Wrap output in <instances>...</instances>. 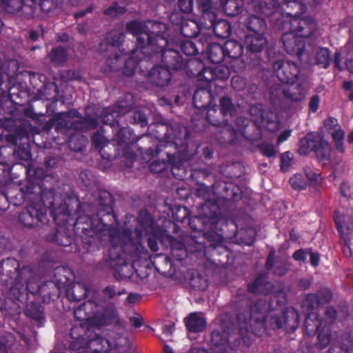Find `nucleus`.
Returning a JSON list of instances; mask_svg holds the SVG:
<instances>
[{
	"label": "nucleus",
	"instance_id": "obj_56",
	"mask_svg": "<svg viewBox=\"0 0 353 353\" xmlns=\"http://www.w3.org/2000/svg\"><path fill=\"white\" fill-rule=\"evenodd\" d=\"M172 213L175 225H176V223H183L186 219L188 220L190 218V210L186 207L179 205H175L172 207Z\"/></svg>",
	"mask_w": 353,
	"mask_h": 353
},
{
	"label": "nucleus",
	"instance_id": "obj_51",
	"mask_svg": "<svg viewBox=\"0 0 353 353\" xmlns=\"http://www.w3.org/2000/svg\"><path fill=\"white\" fill-rule=\"evenodd\" d=\"M68 50L63 46L53 48L48 53V57L51 62L55 65H61L68 59Z\"/></svg>",
	"mask_w": 353,
	"mask_h": 353
},
{
	"label": "nucleus",
	"instance_id": "obj_44",
	"mask_svg": "<svg viewBox=\"0 0 353 353\" xmlns=\"http://www.w3.org/2000/svg\"><path fill=\"white\" fill-rule=\"evenodd\" d=\"M194 63H196L200 68L196 74L197 77L199 78L198 83H202L201 85L203 86H208V88H212V85L214 84V82H215L214 78H209L210 77V74L208 72V70H213V68L204 67L203 62L200 59L191 60L189 62L190 65H193Z\"/></svg>",
	"mask_w": 353,
	"mask_h": 353
},
{
	"label": "nucleus",
	"instance_id": "obj_26",
	"mask_svg": "<svg viewBox=\"0 0 353 353\" xmlns=\"http://www.w3.org/2000/svg\"><path fill=\"white\" fill-rule=\"evenodd\" d=\"M274 289L272 282L269 280L267 274L260 272L248 284V290L253 294L268 295Z\"/></svg>",
	"mask_w": 353,
	"mask_h": 353
},
{
	"label": "nucleus",
	"instance_id": "obj_24",
	"mask_svg": "<svg viewBox=\"0 0 353 353\" xmlns=\"http://www.w3.org/2000/svg\"><path fill=\"white\" fill-rule=\"evenodd\" d=\"M132 98L131 94H125L123 99L117 102L118 110H116V111H118L120 115L127 113V119L130 123L145 127L148 125V117L142 110H132L134 105Z\"/></svg>",
	"mask_w": 353,
	"mask_h": 353
},
{
	"label": "nucleus",
	"instance_id": "obj_58",
	"mask_svg": "<svg viewBox=\"0 0 353 353\" xmlns=\"http://www.w3.org/2000/svg\"><path fill=\"white\" fill-rule=\"evenodd\" d=\"M208 72L210 74V77L209 78H214V81H223L227 80L230 75L229 68L223 65L213 67V70H208Z\"/></svg>",
	"mask_w": 353,
	"mask_h": 353
},
{
	"label": "nucleus",
	"instance_id": "obj_22",
	"mask_svg": "<svg viewBox=\"0 0 353 353\" xmlns=\"http://www.w3.org/2000/svg\"><path fill=\"white\" fill-rule=\"evenodd\" d=\"M332 290L327 287H321L315 293L306 294L302 301V308L307 312H314L320 307L329 304L333 299Z\"/></svg>",
	"mask_w": 353,
	"mask_h": 353
},
{
	"label": "nucleus",
	"instance_id": "obj_10",
	"mask_svg": "<svg viewBox=\"0 0 353 353\" xmlns=\"http://www.w3.org/2000/svg\"><path fill=\"white\" fill-rule=\"evenodd\" d=\"M154 219L152 215L147 211H142L138 216L139 225L132 232L130 228H121L120 230H129L130 231V239L125 240V244L122 245L121 256L126 261L127 256L137 255L141 253L143 248L141 241L143 234H148L154 229Z\"/></svg>",
	"mask_w": 353,
	"mask_h": 353
},
{
	"label": "nucleus",
	"instance_id": "obj_12",
	"mask_svg": "<svg viewBox=\"0 0 353 353\" xmlns=\"http://www.w3.org/2000/svg\"><path fill=\"white\" fill-rule=\"evenodd\" d=\"M152 137L148 135H145L138 139V137L133 133V130L129 127L120 128L114 137L113 141L119 147L123 146L121 152V154L127 159H134L136 158V153L134 148H137L139 150V143L138 141H144L148 142H152Z\"/></svg>",
	"mask_w": 353,
	"mask_h": 353
},
{
	"label": "nucleus",
	"instance_id": "obj_41",
	"mask_svg": "<svg viewBox=\"0 0 353 353\" xmlns=\"http://www.w3.org/2000/svg\"><path fill=\"white\" fill-rule=\"evenodd\" d=\"M92 144L96 149L99 150L101 157L108 160H111L116 157V154H111L106 152L109 147V143H106V139L99 131L94 132L91 138Z\"/></svg>",
	"mask_w": 353,
	"mask_h": 353
},
{
	"label": "nucleus",
	"instance_id": "obj_29",
	"mask_svg": "<svg viewBox=\"0 0 353 353\" xmlns=\"http://www.w3.org/2000/svg\"><path fill=\"white\" fill-rule=\"evenodd\" d=\"M91 342L89 347L90 353H123V347L121 345L115 343L114 345L110 340L102 336L95 337Z\"/></svg>",
	"mask_w": 353,
	"mask_h": 353
},
{
	"label": "nucleus",
	"instance_id": "obj_14",
	"mask_svg": "<svg viewBox=\"0 0 353 353\" xmlns=\"http://www.w3.org/2000/svg\"><path fill=\"white\" fill-rule=\"evenodd\" d=\"M288 85L275 83L270 86L268 92L272 103L276 104L282 100L299 102L304 99L305 92L301 83L297 84L294 88L290 87Z\"/></svg>",
	"mask_w": 353,
	"mask_h": 353
},
{
	"label": "nucleus",
	"instance_id": "obj_38",
	"mask_svg": "<svg viewBox=\"0 0 353 353\" xmlns=\"http://www.w3.org/2000/svg\"><path fill=\"white\" fill-rule=\"evenodd\" d=\"M184 323L188 331L192 333L201 332L207 325L205 318L197 312L190 313L184 319Z\"/></svg>",
	"mask_w": 353,
	"mask_h": 353
},
{
	"label": "nucleus",
	"instance_id": "obj_53",
	"mask_svg": "<svg viewBox=\"0 0 353 353\" xmlns=\"http://www.w3.org/2000/svg\"><path fill=\"white\" fill-rule=\"evenodd\" d=\"M87 288L81 283L74 285L66 291V296L70 301H79L87 296Z\"/></svg>",
	"mask_w": 353,
	"mask_h": 353
},
{
	"label": "nucleus",
	"instance_id": "obj_7",
	"mask_svg": "<svg viewBox=\"0 0 353 353\" xmlns=\"http://www.w3.org/2000/svg\"><path fill=\"white\" fill-rule=\"evenodd\" d=\"M128 32L132 34L137 39V43L130 50L131 55H134L137 50L142 54H149L167 44L165 34L162 32L166 30V26L158 21H148L145 23L137 20L130 21L126 23Z\"/></svg>",
	"mask_w": 353,
	"mask_h": 353
},
{
	"label": "nucleus",
	"instance_id": "obj_52",
	"mask_svg": "<svg viewBox=\"0 0 353 353\" xmlns=\"http://www.w3.org/2000/svg\"><path fill=\"white\" fill-rule=\"evenodd\" d=\"M219 111L228 118L236 114V110L232 99L228 96L221 97L219 99Z\"/></svg>",
	"mask_w": 353,
	"mask_h": 353
},
{
	"label": "nucleus",
	"instance_id": "obj_57",
	"mask_svg": "<svg viewBox=\"0 0 353 353\" xmlns=\"http://www.w3.org/2000/svg\"><path fill=\"white\" fill-rule=\"evenodd\" d=\"M178 45L183 53L187 56H194L199 53V49L195 42L190 38L179 40Z\"/></svg>",
	"mask_w": 353,
	"mask_h": 353
},
{
	"label": "nucleus",
	"instance_id": "obj_39",
	"mask_svg": "<svg viewBox=\"0 0 353 353\" xmlns=\"http://www.w3.org/2000/svg\"><path fill=\"white\" fill-rule=\"evenodd\" d=\"M323 320L318 318L317 314L308 312L304 321V330L308 336H314L323 326Z\"/></svg>",
	"mask_w": 353,
	"mask_h": 353
},
{
	"label": "nucleus",
	"instance_id": "obj_60",
	"mask_svg": "<svg viewBox=\"0 0 353 353\" xmlns=\"http://www.w3.org/2000/svg\"><path fill=\"white\" fill-rule=\"evenodd\" d=\"M330 51L327 48H320L316 54V62L317 65L326 69L330 65Z\"/></svg>",
	"mask_w": 353,
	"mask_h": 353
},
{
	"label": "nucleus",
	"instance_id": "obj_36",
	"mask_svg": "<svg viewBox=\"0 0 353 353\" xmlns=\"http://www.w3.org/2000/svg\"><path fill=\"white\" fill-rule=\"evenodd\" d=\"M320 136L321 135L314 132L307 133L299 141L298 148L299 154L300 155L307 156L311 152H314Z\"/></svg>",
	"mask_w": 353,
	"mask_h": 353
},
{
	"label": "nucleus",
	"instance_id": "obj_46",
	"mask_svg": "<svg viewBox=\"0 0 353 353\" xmlns=\"http://www.w3.org/2000/svg\"><path fill=\"white\" fill-rule=\"evenodd\" d=\"M170 254L176 261H182L188 256V251L185 244L177 241L174 237L170 236Z\"/></svg>",
	"mask_w": 353,
	"mask_h": 353
},
{
	"label": "nucleus",
	"instance_id": "obj_50",
	"mask_svg": "<svg viewBox=\"0 0 353 353\" xmlns=\"http://www.w3.org/2000/svg\"><path fill=\"white\" fill-rule=\"evenodd\" d=\"M244 3L241 0H225L223 3V9L229 17H236L243 10Z\"/></svg>",
	"mask_w": 353,
	"mask_h": 353
},
{
	"label": "nucleus",
	"instance_id": "obj_42",
	"mask_svg": "<svg viewBox=\"0 0 353 353\" xmlns=\"http://www.w3.org/2000/svg\"><path fill=\"white\" fill-rule=\"evenodd\" d=\"M206 54L212 63H221L225 59L223 45L217 43H209L206 49Z\"/></svg>",
	"mask_w": 353,
	"mask_h": 353
},
{
	"label": "nucleus",
	"instance_id": "obj_5",
	"mask_svg": "<svg viewBox=\"0 0 353 353\" xmlns=\"http://www.w3.org/2000/svg\"><path fill=\"white\" fill-rule=\"evenodd\" d=\"M275 26L279 30H286L281 36L284 50L289 54L296 56L300 61H302L305 48L303 39L310 37L315 32L316 30L315 21L312 18L294 19L282 23L281 19H279Z\"/></svg>",
	"mask_w": 353,
	"mask_h": 353
},
{
	"label": "nucleus",
	"instance_id": "obj_23",
	"mask_svg": "<svg viewBox=\"0 0 353 353\" xmlns=\"http://www.w3.org/2000/svg\"><path fill=\"white\" fill-rule=\"evenodd\" d=\"M217 225L218 223H214V227L208 228L198 236L192 235V241L196 245L195 251L205 252L208 248L215 249L223 241V235L216 230Z\"/></svg>",
	"mask_w": 353,
	"mask_h": 353
},
{
	"label": "nucleus",
	"instance_id": "obj_1",
	"mask_svg": "<svg viewBox=\"0 0 353 353\" xmlns=\"http://www.w3.org/2000/svg\"><path fill=\"white\" fill-rule=\"evenodd\" d=\"M101 217L96 214H82L72 224L76 236V243L79 250L88 253L99 250L105 236H108L110 247L108 251L106 265L114 271L116 279L130 276V265L121 256L122 245L125 240H129V230H119L111 225H104L100 221Z\"/></svg>",
	"mask_w": 353,
	"mask_h": 353
},
{
	"label": "nucleus",
	"instance_id": "obj_54",
	"mask_svg": "<svg viewBox=\"0 0 353 353\" xmlns=\"http://www.w3.org/2000/svg\"><path fill=\"white\" fill-rule=\"evenodd\" d=\"M119 112L112 108H106L103 110L102 114V122L105 125H109L110 127L119 125L120 117Z\"/></svg>",
	"mask_w": 353,
	"mask_h": 353
},
{
	"label": "nucleus",
	"instance_id": "obj_15",
	"mask_svg": "<svg viewBox=\"0 0 353 353\" xmlns=\"http://www.w3.org/2000/svg\"><path fill=\"white\" fill-rule=\"evenodd\" d=\"M206 120L209 124L216 128L215 132L216 139L219 140L223 139L225 141H230L234 133V128L229 124L228 119L225 118L219 110V106L214 104L205 109Z\"/></svg>",
	"mask_w": 353,
	"mask_h": 353
},
{
	"label": "nucleus",
	"instance_id": "obj_2",
	"mask_svg": "<svg viewBox=\"0 0 353 353\" xmlns=\"http://www.w3.org/2000/svg\"><path fill=\"white\" fill-rule=\"evenodd\" d=\"M165 128L166 132L164 137L152 143V146H155L154 149L152 146L144 148L139 145V150L143 155L152 159L159 155L163 149L173 148L175 150L173 154L170 150H166L165 153L167 159L154 160L150 164L149 170L152 173L159 174L167 170L168 166H171V172L173 176L176 179H183V163L194 159L199 147L194 145L190 146L188 143L190 134L186 128L167 125Z\"/></svg>",
	"mask_w": 353,
	"mask_h": 353
},
{
	"label": "nucleus",
	"instance_id": "obj_30",
	"mask_svg": "<svg viewBox=\"0 0 353 353\" xmlns=\"http://www.w3.org/2000/svg\"><path fill=\"white\" fill-rule=\"evenodd\" d=\"M203 28L205 30H212L214 35L217 38L228 39L232 32V28L229 21L225 19H217V16L214 19H210L204 22L202 25Z\"/></svg>",
	"mask_w": 353,
	"mask_h": 353
},
{
	"label": "nucleus",
	"instance_id": "obj_61",
	"mask_svg": "<svg viewBox=\"0 0 353 353\" xmlns=\"http://www.w3.org/2000/svg\"><path fill=\"white\" fill-rule=\"evenodd\" d=\"M123 54L120 55L118 53H114L112 56H109L105 60L106 65L110 70L118 72L121 70L123 62L124 61Z\"/></svg>",
	"mask_w": 353,
	"mask_h": 353
},
{
	"label": "nucleus",
	"instance_id": "obj_64",
	"mask_svg": "<svg viewBox=\"0 0 353 353\" xmlns=\"http://www.w3.org/2000/svg\"><path fill=\"white\" fill-rule=\"evenodd\" d=\"M190 284L193 289L199 291H205L208 285L207 279L199 273L192 275Z\"/></svg>",
	"mask_w": 353,
	"mask_h": 353
},
{
	"label": "nucleus",
	"instance_id": "obj_40",
	"mask_svg": "<svg viewBox=\"0 0 353 353\" xmlns=\"http://www.w3.org/2000/svg\"><path fill=\"white\" fill-rule=\"evenodd\" d=\"M198 9L201 15L199 19L201 25L210 19H214L216 17V9L213 6L212 0H196Z\"/></svg>",
	"mask_w": 353,
	"mask_h": 353
},
{
	"label": "nucleus",
	"instance_id": "obj_35",
	"mask_svg": "<svg viewBox=\"0 0 353 353\" xmlns=\"http://www.w3.org/2000/svg\"><path fill=\"white\" fill-rule=\"evenodd\" d=\"M61 0H22L23 5L31 8L32 13L40 10L48 13L54 10Z\"/></svg>",
	"mask_w": 353,
	"mask_h": 353
},
{
	"label": "nucleus",
	"instance_id": "obj_49",
	"mask_svg": "<svg viewBox=\"0 0 353 353\" xmlns=\"http://www.w3.org/2000/svg\"><path fill=\"white\" fill-rule=\"evenodd\" d=\"M314 152L319 161H327L330 159L331 146L328 141L325 140L322 136H320Z\"/></svg>",
	"mask_w": 353,
	"mask_h": 353
},
{
	"label": "nucleus",
	"instance_id": "obj_33",
	"mask_svg": "<svg viewBox=\"0 0 353 353\" xmlns=\"http://www.w3.org/2000/svg\"><path fill=\"white\" fill-rule=\"evenodd\" d=\"M23 117L18 119L21 125L17 128L16 132L21 137H27L32 127L30 121L27 119L39 121L40 115L34 112L32 106L25 108L23 110Z\"/></svg>",
	"mask_w": 353,
	"mask_h": 353
},
{
	"label": "nucleus",
	"instance_id": "obj_63",
	"mask_svg": "<svg viewBox=\"0 0 353 353\" xmlns=\"http://www.w3.org/2000/svg\"><path fill=\"white\" fill-rule=\"evenodd\" d=\"M224 334L221 333L219 331L214 330L211 333V341L215 346L225 345L229 342L228 336L231 334V331L227 332L224 330Z\"/></svg>",
	"mask_w": 353,
	"mask_h": 353
},
{
	"label": "nucleus",
	"instance_id": "obj_25",
	"mask_svg": "<svg viewBox=\"0 0 353 353\" xmlns=\"http://www.w3.org/2000/svg\"><path fill=\"white\" fill-rule=\"evenodd\" d=\"M70 221H72L71 215L68 221H64L63 217H60V223L56 224L59 228L54 232L48 234L46 236L47 241L63 247L70 245L73 239L66 230V229L68 230V225H72V223H70Z\"/></svg>",
	"mask_w": 353,
	"mask_h": 353
},
{
	"label": "nucleus",
	"instance_id": "obj_18",
	"mask_svg": "<svg viewBox=\"0 0 353 353\" xmlns=\"http://www.w3.org/2000/svg\"><path fill=\"white\" fill-rule=\"evenodd\" d=\"M109 325H112L116 328H121L123 326V322L113 303L106 304L100 310L98 307L92 317V328L93 331L94 327L101 328Z\"/></svg>",
	"mask_w": 353,
	"mask_h": 353
},
{
	"label": "nucleus",
	"instance_id": "obj_62",
	"mask_svg": "<svg viewBox=\"0 0 353 353\" xmlns=\"http://www.w3.org/2000/svg\"><path fill=\"white\" fill-rule=\"evenodd\" d=\"M330 134L333 139L335 148L337 150L338 152H343L344 150H345V148H344L345 132H344V131L341 128V127H339L334 131L330 132Z\"/></svg>",
	"mask_w": 353,
	"mask_h": 353
},
{
	"label": "nucleus",
	"instance_id": "obj_48",
	"mask_svg": "<svg viewBox=\"0 0 353 353\" xmlns=\"http://www.w3.org/2000/svg\"><path fill=\"white\" fill-rule=\"evenodd\" d=\"M24 314L27 317L39 323H41L45 319L43 308L40 303L34 301L26 304Z\"/></svg>",
	"mask_w": 353,
	"mask_h": 353
},
{
	"label": "nucleus",
	"instance_id": "obj_34",
	"mask_svg": "<svg viewBox=\"0 0 353 353\" xmlns=\"http://www.w3.org/2000/svg\"><path fill=\"white\" fill-rule=\"evenodd\" d=\"M244 34H265L268 26L265 20L256 15H250L245 21Z\"/></svg>",
	"mask_w": 353,
	"mask_h": 353
},
{
	"label": "nucleus",
	"instance_id": "obj_59",
	"mask_svg": "<svg viewBox=\"0 0 353 353\" xmlns=\"http://www.w3.org/2000/svg\"><path fill=\"white\" fill-rule=\"evenodd\" d=\"M68 112H59L54 115V130L58 133L65 134L70 130V122L63 119V116Z\"/></svg>",
	"mask_w": 353,
	"mask_h": 353
},
{
	"label": "nucleus",
	"instance_id": "obj_21",
	"mask_svg": "<svg viewBox=\"0 0 353 353\" xmlns=\"http://www.w3.org/2000/svg\"><path fill=\"white\" fill-rule=\"evenodd\" d=\"M278 79L285 84H293L298 79L301 70L298 63L289 60L279 59L272 65Z\"/></svg>",
	"mask_w": 353,
	"mask_h": 353
},
{
	"label": "nucleus",
	"instance_id": "obj_27",
	"mask_svg": "<svg viewBox=\"0 0 353 353\" xmlns=\"http://www.w3.org/2000/svg\"><path fill=\"white\" fill-rule=\"evenodd\" d=\"M147 78L152 84L163 88L170 84L172 74L170 70L165 66L157 65L148 71Z\"/></svg>",
	"mask_w": 353,
	"mask_h": 353
},
{
	"label": "nucleus",
	"instance_id": "obj_55",
	"mask_svg": "<svg viewBox=\"0 0 353 353\" xmlns=\"http://www.w3.org/2000/svg\"><path fill=\"white\" fill-rule=\"evenodd\" d=\"M318 342L316 345L320 349L326 347L331 341L332 331L330 326L323 325V327L316 332Z\"/></svg>",
	"mask_w": 353,
	"mask_h": 353
},
{
	"label": "nucleus",
	"instance_id": "obj_6",
	"mask_svg": "<svg viewBox=\"0 0 353 353\" xmlns=\"http://www.w3.org/2000/svg\"><path fill=\"white\" fill-rule=\"evenodd\" d=\"M97 307L98 304L95 301L88 300L74 308V316L80 323L70 330V336L72 339L70 343L71 350L77 353H90V341L97 336H101L92 328V317Z\"/></svg>",
	"mask_w": 353,
	"mask_h": 353
},
{
	"label": "nucleus",
	"instance_id": "obj_3",
	"mask_svg": "<svg viewBox=\"0 0 353 353\" xmlns=\"http://www.w3.org/2000/svg\"><path fill=\"white\" fill-rule=\"evenodd\" d=\"M248 310L236 314L238 333L243 343L250 345L252 334L260 336L267 330L283 328L282 313L267 314V303L260 299L250 302Z\"/></svg>",
	"mask_w": 353,
	"mask_h": 353
},
{
	"label": "nucleus",
	"instance_id": "obj_17",
	"mask_svg": "<svg viewBox=\"0 0 353 353\" xmlns=\"http://www.w3.org/2000/svg\"><path fill=\"white\" fill-rule=\"evenodd\" d=\"M278 3L279 8L272 15L276 17L275 25L279 19H281L282 23L294 19H305V18H300L299 16L305 13L307 8L306 4L302 3L301 0H281L280 1L278 0Z\"/></svg>",
	"mask_w": 353,
	"mask_h": 353
},
{
	"label": "nucleus",
	"instance_id": "obj_31",
	"mask_svg": "<svg viewBox=\"0 0 353 353\" xmlns=\"http://www.w3.org/2000/svg\"><path fill=\"white\" fill-rule=\"evenodd\" d=\"M278 6V0H252L248 7L250 11L269 17L276 12Z\"/></svg>",
	"mask_w": 353,
	"mask_h": 353
},
{
	"label": "nucleus",
	"instance_id": "obj_8",
	"mask_svg": "<svg viewBox=\"0 0 353 353\" xmlns=\"http://www.w3.org/2000/svg\"><path fill=\"white\" fill-rule=\"evenodd\" d=\"M41 193V201L38 203L46 208L47 211L51 210V215L56 224H59L60 217L68 221L72 213L70 202L72 198L68 193L62 194V189L59 188H47L42 183L39 187Z\"/></svg>",
	"mask_w": 353,
	"mask_h": 353
},
{
	"label": "nucleus",
	"instance_id": "obj_37",
	"mask_svg": "<svg viewBox=\"0 0 353 353\" xmlns=\"http://www.w3.org/2000/svg\"><path fill=\"white\" fill-rule=\"evenodd\" d=\"M282 321L283 322V328L288 332H294L300 323V316L299 312L293 307H287L282 312Z\"/></svg>",
	"mask_w": 353,
	"mask_h": 353
},
{
	"label": "nucleus",
	"instance_id": "obj_20",
	"mask_svg": "<svg viewBox=\"0 0 353 353\" xmlns=\"http://www.w3.org/2000/svg\"><path fill=\"white\" fill-rule=\"evenodd\" d=\"M243 43L247 54L251 59H254L253 65H261V52L268 45V39L265 34H244Z\"/></svg>",
	"mask_w": 353,
	"mask_h": 353
},
{
	"label": "nucleus",
	"instance_id": "obj_43",
	"mask_svg": "<svg viewBox=\"0 0 353 353\" xmlns=\"http://www.w3.org/2000/svg\"><path fill=\"white\" fill-rule=\"evenodd\" d=\"M203 26L194 20L188 19L181 22L180 30L185 38H194L199 35Z\"/></svg>",
	"mask_w": 353,
	"mask_h": 353
},
{
	"label": "nucleus",
	"instance_id": "obj_32",
	"mask_svg": "<svg viewBox=\"0 0 353 353\" xmlns=\"http://www.w3.org/2000/svg\"><path fill=\"white\" fill-rule=\"evenodd\" d=\"M265 266L267 270L272 271L273 274L278 276L285 275L290 270L288 261L283 257L275 260L273 252L269 253Z\"/></svg>",
	"mask_w": 353,
	"mask_h": 353
},
{
	"label": "nucleus",
	"instance_id": "obj_47",
	"mask_svg": "<svg viewBox=\"0 0 353 353\" xmlns=\"http://www.w3.org/2000/svg\"><path fill=\"white\" fill-rule=\"evenodd\" d=\"M125 33L118 30H113L108 32L105 35V41L108 45L112 47H117L120 48L123 46V42L125 39ZM121 54L125 55L130 54L129 52L125 51L124 49H119Z\"/></svg>",
	"mask_w": 353,
	"mask_h": 353
},
{
	"label": "nucleus",
	"instance_id": "obj_28",
	"mask_svg": "<svg viewBox=\"0 0 353 353\" xmlns=\"http://www.w3.org/2000/svg\"><path fill=\"white\" fill-rule=\"evenodd\" d=\"M202 83H197L196 89L192 97V104L196 109L205 110L210 107L213 101L212 88L203 86Z\"/></svg>",
	"mask_w": 353,
	"mask_h": 353
},
{
	"label": "nucleus",
	"instance_id": "obj_13",
	"mask_svg": "<svg viewBox=\"0 0 353 353\" xmlns=\"http://www.w3.org/2000/svg\"><path fill=\"white\" fill-rule=\"evenodd\" d=\"M165 34V40L167 44L159 48L158 46L157 50L151 52L149 54H143V58L148 59L149 60L154 58H160L163 65L169 70H179L183 67V59L179 52L172 47L166 38V31L163 30L162 32Z\"/></svg>",
	"mask_w": 353,
	"mask_h": 353
},
{
	"label": "nucleus",
	"instance_id": "obj_11",
	"mask_svg": "<svg viewBox=\"0 0 353 353\" xmlns=\"http://www.w3.org/2000/svg\"><path fill=\"white\" fill-rule=\"evenodd\" d=\"M221 216V213L215 202L205 200L200 205V214L189 218L188 225L190 228L198 232L199 236L208 228L214 227V223H218Z\"/></svg>",
	"mask_w": 353,
	"mask_h": 353
},
{
	"label": "nucleus",
	"instance_id": "obj_9",
	"mask_svg": "<svg viewBox=\"0 0 353 353\" xmlns=\"http://www.w3.org/2000/svg\"><path fill=\"white\" fill-rule=\"evenodd\" d=\"M241 188L232 182L216 180L212 188L201 183L196 190V195L204 200L214 201L219 210L222 214L223 203L230 201H236L241 198Z\"/></svg>",
	"mask_w": 353,
	"mask_h": 353
},
{
	"label": "nucleus",
	"instance_id": "obj_16",
	"mask_svg": "<svg viewBox=\"0 0 353 353\" xmlns=\"http://www.w3.org/2000/svg\"><path fill=\"white\" fill-rule=\"evenodd\" d=\"M18 220L24 228L40 226L48 222L47 210L41 203L32 201L19 214Z\"/></svg>",
	"mask_w": 353,
	"mask_h": 353
},
{
	"label": "nucleus",
	"instance_id": "obj_19",
	"mask_svg": "<svg viewBox=\"0 0 353 353\" xmlns=\"http://www.w3.org/2000/svg\"><path fill=\"white\" fill-rule=\"evenodd\" d=\"M97 216H100L103 226L114 223L118 224V219L114 211V199L112 194L107 190H99L97 199Z\"/></svg>",
	"mask_w": 353,
	"mask_h": 353
},
{
	"label": "nucleus",
	"instance_id": "obj_45",
	"mask_svg": "<svg viewBox=\"0 0 353 353\" xmlns=\"http://www.w3.org/2000/svg\"><path fill=\"white\" fill-rule=\"evenodd\" d=\"M225 58L236 59L241 57L243 52V43L236 40H228L223 44Z\"/></svg>",
	"mask_w": 353,
	"mask_h": 353
},
{
	"label": "nucleus",
	"instance_id": "obj_4",
	"mask_svg": "<svg viewBox=\"0 0 353 353\" xmlns=\"http://www.w3.org/2000/svg\"><path fill=\"white\" fill-rule=\"evenodd\" d=\"M8 261L17 265L15 286L12 288V292L17 301L22 302L28 293L38 295L44 303H50L59 298L61 293L59 284L52 281H47L40 285L34 283L32 281L33 270L30 265L21 268L18 261L8 259Z\"/></svg>",
	"mask_w": 353,
	"mask_h": 353
}]
</instances>
